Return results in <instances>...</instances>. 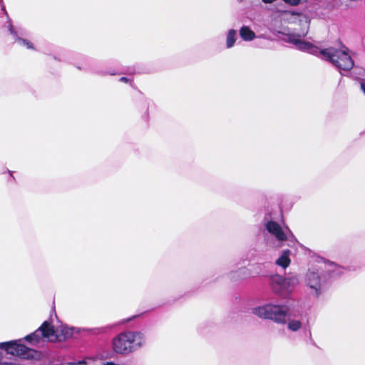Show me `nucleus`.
Here are the masks:
<instances>
[{
	"instance_id": "1",
	"label": "nucleus",
	"mask_w": 365,
	"mask_h": 365,
	"mask_svg": "<svg viewBox=\"0 0 365 365\" xmlns=\"http://www.w3.org/2000/svg\"><path fill=\"white\" fill-rule=\"evenodd\" d=\"M289 41L295 47L302 51H306L323 60L330 62L340 72L349 71L354 67V61L348 48L338 49L334 47L320 48L309 42L302 41L297 36H291Z\"/></svg>"
},
{
	"instance_id": "2",
	"label": "nucleus",
	"mask_w": 365,
	"mask_h": 365,
	"mask_svg": "<svg viewBox=\"0 0 365 365\" xmlns=\"http://www.w3.org/2000/svg\"><path fill=\"white\" fill-rule=\"evenodd\" d=\"M339 267L330 262L322 261L317 267H312L307 271L304 282L309 294L316 298L321 296L327 287V279L324 272L339 274Z\"/></svg>"
},
{
	"instance_id": "3",
	"label": "nucleus",
	"mask_w": 365,
	"mask_h": 365,
	"mask_svg": "<svg viewBox=\"0 0 365 365\" xmlns=\"http://www.w3.org/2000/svg\"><path fill=\"white\" fill-rule=\"evenodd\" d=\"M145 341V336L141 331H127L118 334L113 339L112 348L118 354L128 355L143 347Z\"/></svg>"
},
{
	"instance_id": "4",
	"label": "nucleus",
	"mask_w": 365,
	"mask_h": 365,
	"mask_svg": "<svg viewBox=\"0 0 365 365\" xmlns=\"http://www.w3.org/2000/svg\"><path fill=\"white\" fill-rule=\"evenodd\" d=\"M289 312V308L287 305L271 302L263 304L252 309V313L257 317L261 319H270L282 324L286 323Z\"/></svg>"
},
{
	"instance_id": "5",
	"label": "nucleus",
	"mask_w": 365,
	"mask_h": 365,
	"mask_svg": "<svg viewBox=\"0 0 365 365\" xmlns=\"http://www.w3.org/2000/svg\"><path fill=\"white\" fill-rule=\"evenodd\" d=\"M0 351H2V357L4 361V354L16 356L24 359H40L42 356L41 351L29 348L17 341H11L0 343Z\"/></svg>"
},
{
	"instance_id": "6",
	"label": "nucleus",
	"mask_w": 365,
	"mask_h": 365,
	"mask_svg": "<svg viewBox=\"0 0 365 365\" xmlns=\"http://www.w3.org/2000/svg\"><path fill=\"white\" fill-rule=\"evenodd\" d=\"M299 281L297 275L284 277L279 274L270 277L269 285L276 294L282 298H287L293 292Z\"/></svg>"
},
{
	"instance_id": "7",
	"label": "nucleus",
	"mask_w": 365,
	"mask_h": 365,
	"mask_svg": "<svg viewBox=\"0 0 365 365\" xmlns=\"http://www.w3.org/2000/svg\"><path fill=\"white\" fill-rule=\"evenodd\" d=\"M115 324L107 325L105 327H95V328H78V327H61L60 334L58 330H55V336L51 338V341L57 339L59 341L65 340L68 338L72 337L74 333L81 334L82 332L86 333L88 335H100L110 332L114 327Z\"/></svg>"
},
{
	"instance_id": "8",
	"label": "nucleus",
	"mask_w": 365,
	"mask_h": 365,
	"mask_svg": "<svg viewBox=\"0 0 365 365\" xmlns=\"http://www.w3.org/2000/svg\"><path fill=\"white\" fill-rule=\"evenodd\" d=\"M55 336V329L50 322L45 321L35 331L25 336L24 339L29 344L35 345Z\"/></svg>"
},
{
	"instance_id": "9",
	"label": "nucleus",
	"mask_w": 365,
	"mask_h": 365,
	"mask_svg": "<svg viewBox=\"0 0 365 365\" xmlns=\"http://www.w3.org/2000/svg\"><path fill=\"white\" fill-rule=\"evenodd\" d=\"M265 227L268 232L274 236L277 240L285 241L287 240L288 237L287 233L277 222L269 220L266 222Z\"/></svg>"
},
{
	"instance_id": "10",
	"label": "nucleus",
	"mask_w": 365,
	"mask_h": 365,
	"mask_svg": "<svg viewBox=\"0 0 365 365\" xmlns=\"http://www.w3.org/2000/svg\"><path fill=\"white\" fill-rule=\"evenodd\" d=\"M295 19H296V21L299 24V25L301 27L300 34H289L287 37L286 41L290 43H292V42H290L289 41V37H290L291 36H297L302 41H305L304 40L302 39V37H304L308 34V31H309V28L310 20L307 16L297 15L295 17Z\"/></svg>"
},
{
	"instance_id": "11",
	"label": "nucleus",
	"mask_w": 365,
	"mask_h": 365,
	"mask_svg": "<svg viewBox=\"0 0 365 365\" xmlns=\"http://www.w3.org/2000/svg\"><path fill=\"white\" fill-rule=\"evenodd\" d=\"M9 31L11 35L12 36L14 42L20 46L26 47L27 49L35 50L34 44L31 41H30L28 39L23 38L18 35L17 32L14 30V28L13 27L11 20L9 19Z\"/></svg>"
},
{
	"instance_id": "12",
	"label": "nucleus",
	"mask_w": 365,
	"mask_h": 365,
	"mask_svg": "<svg viewBox=\"0 0 365 365\" xmlns=\"http://www.w3.org/2000/svg\"><path fill=\"white\" fill-rule=\"evenodd\" d=\"M290 255L291 251L289 250H284L276 259L275 264L284 269L287 268L291 263Z\"/></svg>"
},
{
	"instance_id": "13",
	"label": "nucleus",
	"mask_w": 365,
	"mask_h": 365,
	"mask_svg": "<svg viewBox=\"0 0 365 365\" xmlns=\"http://www.w3.org/2000/svg\"><path fill=\"white\" fill-rule=\"evenodd\" d=\"M240 35L245 41H252L255 38V34L247 26L241 28Z\"/></svg>"
},
{
	"instance_id": "14",
	"label": "nucleus",
	"mask_w": 365,
	"mask_h": 365,
	"mask_svg": "<svg viewBox=\"0 0 365 365\" xmlns=\"http://www.w3.org/2000/svg\"><path fill=\"white\" fill-rule=\"evenodd\" d=\"M287 327L292 331H297L301 329L302 323L300 321L296 319L289 320L287 324Z\"/></svg>"
},
{
	"instance_id": "15",
	"label": "nucleus",
	"mask_w": 365,
	"mask_h": 365,
	"mask_svg": "<svg viewBox=\"0 0 365 365\" xmlns=\"http://www.w3.org/2000/svg\"><path fill=\"white\" fill-rule=\"evenodd\" d=\"M229 34H230V47H231L234 43L233 36L235 34V31L234 30H230Z\"/></svg>"
},
{
	"instance_id": "16",
	"label": "nucleus",
	"mask_w": 365,
	"mask_h": 365,
	"mask_svg": "<svg viewBox=\"0 0 365 365\" xmlns=\"http://www.w3.org/2000/svg\"><path fill=\"white\" fill-rule=\"evenodd\" d=\"M285 3L292 6H297L300 3V0H283Z\"/></svg>"
},
{
	"instance_id": "17",
	"label": "nucleus",
	"mask_w": 365,
	"mask_h": 365,
	"mask_svg": "<svg viewBox=\"0 0 365 365\" xmlns=\"http://www.w3.org/2000/svg\"><path fill=\"white\" fill-rule=\"evenodd\" d=\"M0 6H1V9L3 11H4L6 16H7V18L9 19V15H8V13L7 11H6V9H5V6L4 4V2H3V0H0Z\"/></svg>"
},
{
	"instance_id": "18",
	"label": "nucleus",
	"mask_w": 365,
	"mask_h": 365,
	"mask_svg": "<svg viewBox=\"0 0 365 365\" xmlns=\"http://www.w3.org/2000/svg\"><path fill=\"white\" fill-rule=\"evenodd\" d=\"M76 364L77 365H87L88 363L86 360L83 359V360H79L78 361L76 362Z\"/></svg>"
},
{
	"instance_id": "19",
	"label": "nucleus",
	"mask_w": 365,
	"mask_h": 365,
	"mask_svg": "<svg viewBox=\"0 0 365 365\" xmlns=\"http://www.w3.org/2000/svg\"><path fill=\"white\" fill-rule=\"evenodd\" d=\"M119 81L123 82V83H128L129 81V79L128 78H126V77H121L119 79Z\"/></svg>"
},
{
	"instance_id": "20",
	"label": "nucleus",
	"mask_w": 365,
	"mask_h": 365,
	"mask_svg": "<svg viewBox=\"0 0 365 365\" xmlns=\"http://www.w3.org/2000/svg\"><path fill=\"white\" fill-rule=\"evenodd\" d=\"M361 88L365 94V81L361 82Z\"/></svg>"
},
{
	"instance_id": "21",
	"label": "nucleus",
	"mask_w": 365,
	"mask_h": 365,
	"mask_svg": "<svg viewBox=\"0 0 365 365\" xmlns=\"http://www.w3.org/2000/svg\"><path fill=\"white\" fill-rule=\"evenodd\" d=\"M103 365H120V364H115L113 361H107V362L104 363Z\"/></svg>"
},
{
	"instance_id": "22",
	"label": "nucleus",
	"mask_w": 365,
	"mask_h": 365,
	"mask_svg": "<svg viewBox=\"0 0 365 365\" xmlns=\"http://www.w3.org/2000/svg\"><path fill=\"white\" fill-rule=\"evenodd\" d=\"M262 1L265 4H271L274 1H275L276 0H262Z\"/></svg>"
},
{
	"instance_id": "23",
	"label": "nucleus",
	"mask_w": 365,
	"mask_h": 365,
	"mask_svg": "<svg viewBox=\"0 0 365 365\" xmlns=\"http://www.w3.org/2000/svg\"><path fill=\"white\" fill-rule=\"evenodd\" d=\"M228 42H229V40H228V34H227V36H226V44H227V46L228 47Z\"/></svg>"
},
{
	"instance_id": "24",
	"label": "nucleus",
	"mask_w": 365,
	"mask_h": 365,
	"mask_svg": "<svg viewBox=\"0 0 365 365\" xmlns=\"http://www.w3.org/2000/svg\"><path fill=\"white\" fill-rule=\"evenodd\" d=\"M130 319H125V320H123V321L122 322V323L127 322H128V321H130Z\"/></svg>"
},
{
	"instance_id": "25",
	"label": "nucleus",
	"mask_w": 365,
	"mask_h": 365,
	"mask_svg": "<svg viewBox=\"0 0 365 365\" xmlns=\"http://www.w3.org/2000/svg\"><path fill=\"white\" fill-rule=\"evenodd\" d=\"M68 365H77V364H76V362H70V363H68Z\"/></svg>"
}]
</instances>
